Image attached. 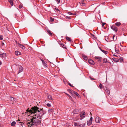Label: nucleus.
<instances>
[{
	"mask_svg": "<svg viewBox=\"0 0 127 127\" xmlns=\"http://www.w3.org/2000/svg\"><path fill=\"white\" fill-rule=\"evenodd\" d=\"M45 114L43 113V114L40 115V113L37 114H35L34 116H32L30 120L27 121V124L28 127H31L34 125L37 126L39 125L41 122V120L42 116Z\"/></svg>",
	"mask_w": 127,
	"mask_h": 127,
	"instance_id": "obj_1",
	"label": "nucleus"
},
{
	"mask_svg": "<svg viewBox=\"0 0 127 127\" xmlns=\"http://www.w3.org/2000/svg\"><path fill=\"white\" fill-rule=\"evenodd\" d=\"M38 111L37 114L40 113V115L43 114V113H46V112L44 111L43 108L39 109L38 107L37 106H34L32 107L31 109H29V108L26 110V112H25L26 114H30L31 113H35L37 112Z\"/></svg>",
	"mask_w": 127,
	"mask_h": 127,
	"instance_id": "obj_2",
	"label": "nucleus"
},
{
	"mask_svg": "<svg viewBox=\"0 0 127 127\" xmlns=\"http://www.w3.org/2000/svg\"><path fill=\"white\" fill-rule=\"evenodd\" d=\"M100 121L101 119L99 117L97 116L96 117L95 120L96 122V123H100Z\"/></svg>",
	"mask_w": 127,
	"mask_h": 127,
	"instance_id": "obj_3",
	"label": "nucleus"
},
{
	"mask_svg": "<svg viewBox=\"0 0 127 127\" xmlns=\"http://www.w3.org/2000/svg\"><path fill=\"white\" fill-rule=\"evenodd\" d=\"M94 58L96 59H98V61L99 62H101V60L102 59V57H96L95 56L94 57Z\"/></svg>",
	"mask_w": 127,
	"mask_h": 127,
	"instance_id": "obj_4",
	"label": "nucleus"
},
{
	"mask_svg": "<svg viewBox=\"0 0 127 127\" xmlns=\"http://www.w3.org/2000/svg\"><path fill=\"white\" fill-rule=\"evenodd\" d=\"M111 28L115 31L117 32V27H115V26H112Z\"/></svg>",
	"mask_w": 127,
	"mask_h": 127,
	"instance_id": "obj_5",
	"label": "nucleus"
},
{
	"mask_svg": "<svg viewBox=\"0 0 127 127\" xmlns=\"http://www.w3.org/2000/svg\"><path fill=\"white\" fill-rule=\"evenodd\" d=\"M1 52H0V57L4 58L6 57V54L5 53H4L1 54Z\"/></svg>",
	"mask_w": 127,
	"mask_h": 127,
	"instance_id": "obj_6",
	"label": "nucleus"
},
{
	"mask_svg": "<svg viewBox=\"0 0 127 127\" xmlns=\"http://www.w3.org/2000/svg\"><path fill=\"white\" fill-rule=\"evenodd\" d=\"M80 117H84L85 116V113L84 112H82L80 114Z\"/></svg>",
	"mask_w": 127,
	"mask_h": 127,
	"instance_id": "obj_7",
	"label": "nucleus"
},
{
	"mask_svg": "<svg viewBox=\"0 0 127 127\" xmlns=\"http://www.w3.org/2000/svg\"><path fill=\"white\" fill-rule=\"evenodd\" d=\"M19 71L18 72V74H19L20 72H22L23 70V68L20 65L19 66Z\"/></svg>",
	"mask_w": 127,
	"mask_h": 127,
	"instance_id": "obj_8",
	"label": "nucleus"
},
{
	"mask_svg": "<svg viewBox=\"0 0 127 127\" xmlns=\"http://www.w3.org/2000/svg\"><path fill=\"white\" fill-rule=\"evenodd\" d=\"M88 62L89 63L93 65L95 64L94 62L91 59H89Z\"/></svg>",
	"mask_w": 127,
	"mask_h": 127,
	"instance_id": "obj_9",
	"label": "nucleus"
},
{
	"mask_svg": "<svg viewBox=\"0 0 127 127\" xmlns=\"http://www.w3.org/2000/svg\"><path fill=\"white\" fill-rule=\"evenodd\" d=\"M15 54L16 56H18L20 55L21 54V53L19 51H16L15 52Z\"/></svg>",
	"mask_w": 127,
	"mask_h": 127,
	"instance_id": "obj_10",
	"label": "nucleus"
},
{
	"mask_svg": "<svg viewBox=\"0 0 127 127\" xmlns=\"http://www.w3.org/2000/svg\"><path fill=\"white\" fill-rule=\"evenodd\" d=\"M80 4L82 6H84L85 5V3H84V0H82L79 2Z\"/></svg>",
	"mask_w": 127,
	"mask_h": 127,
	"instance_id": "obj_11",
	"label": "nucleus"
},
{
	"mask_svg": "<svg viewBox=\"0 0 127 127\" xmlns=\"http://www.w3.org/2000/svg\"><path fill=\"white\" fill-rule=\"evenodd\" d=\"M47 33L50 36H52V33L51 32V31L49 30H47Z\"/></svg>",
	"mask_w": 127,
	"mask_h": 127,
	"instance_id": "obj_12",
	"label": "nucleus"
},
{
	"mask_svg": "<svg viewBox=\"0 0 127 127\" xmlns=\"http://www.w3.org/2000/svg\"><path fill=\"white\" fill-rule=\"evenodd\" d=\"M13 0H8V2L10 3L11 6H13Z\"/></svg>",
	"mask_w": 127,
	"mask_h": 127,
	"instance_id": "obj_13",
	"label": "nucleus"
},
{
	"mask_svg": "<svg viewBox=\"0 0 127 127\" xmlns=\"http://www.w3.org/2000/svg\"><path fill=\"white\" fill-rule=\"evenodd\" d=\"M18 45L23 50H24L25 49V47L23 45H22L20 44H18Z\"/></svg>",
	"mask_w": 127,
	"mask_h": 127,
	"instance_id": "obj_14",
	"label": "nucleus"
},
{
	"mask_svg": "<svg viewBox=\"0 0 127 127\" xmlns=\"http://www.w3.org/2000/svg\"><path fill=\"white\" fill-rule=\"evenodd\" d=\"M79 112V111L78 109H75L73 111V113L75 114H78Z\"/></svg>",
	"mask_w": 127,
	"mask_h": 127,
	"instance_id": "obj_15",
	"label": "nucleus"
},
{
	"mask_svg": "<svg viewBox=\"0 0 127 127\" xmlns=\"http://www.w3.org/2000/svg\"><path fill=\"white\" fill-rule=\"evenodd\" d=\"M67 91L68 92H69L71 94V95L73 96L74 97V95L72 94L73 92V91H72L70 89H68Z\"/></svg>",
	"mask_w": 127,
	"mask_h": 127,
	"instance_id": "obj_16",
	"label": "nucleus"
},
{
	"mask_svg": "<svg viewBox=\"0 0 127 127\" xmlns=\"http://www.w3.org/2000/svg\"><path fill=\"white\" fill-rule=\"evenodd\" d=\"M48 99L51 100H53V99L52 97V96L50 95H48L47 96Z\"/></svg>",
	"mask_w": 127,
	"mask_h": 127,
	"instance_id": "obj_17",
	"label": "nucleus"
},
{
	"mask_svg": "<svg viewBox=\"0 0 127 127\" xmlns=\"http://www.w3.org/2000/svg\"><path fill=\"white\" fill-rule=\"evenodd\" d=\"M115 24L118 27L119 26L121 25V23L120 22H117Z\"/></svg>",
	"mask_w": 127,
	"mask_h": 127,
	"instance_id": "obj_18",
	"label": "nucleus"
},
{
	"mask_svg": "<svg viewBox=\"0 0 127 127\" xmlns=\"http://www.w3.org/2000/svg\"><path fill=\"white\" fill-rule=\"evenodd\" d=\"M113 60L114 61L116 62H118L119 61V60L118 58H114L113 59Z\"/></svg>",
	"mask_w": 127,
	"mask_h": 127,
	"instance_id": "obj_19",
	"label": "nucleus"
},
{
	"mask_svg": "<svg viewBox=\"0 0 127 127\" xmlns=\"http://www.w3.org/2000/svg\"><path fill=\"white\" fill-rule=\"evenodd\" d=\"M82 57L83 59L85 60H87V57L86 56L84 55H82Z\"/></svg>",
	"mask_w": 127,
	"mask_h": 127,
	"instance_id": "obj_20",
	"label": "nucleus"
},
{
	"mask_svg": "<svg viewBox=\"0 0 127 127\" xmlns=\"http://www.w3.org/2000/svg\"><path fill=\"white\" fill-rule=\"evenodd\" d=\"M61 46L63 47L64 48L66 49L65 45H64L63 43H61L60 44Z\"/></svg>",
	"mask_w": 127,
	"mask_h": 127,
	"instance_id": "obj_21",
	"label": "nucleus"
},
{
	"mask_svg": "<svg viewBox=\"0 0 127 127\" xmlns=\"http://www.w3.org/2000/svg\"><path fill=\"white\" fill-rule=\"evenodd\" d=\"M100 49L101 50V51H102L103 52L105 53V54H107L108 52L107 51H105L104 50H102L101 49V48L100 47Z\"/></svg>",
	"mask_w": 127,
	"mask_h": 127,
	"instance_id": "obj_22",
	"label": "nucleus"
},
{
	"mask_svg": "<svg viewBox=\"0 0 127 127\" xmlns=\"http://www.w3.org/2000/svg\"><path fill=\"white\" fill-rule=\"evenodd\" d=\"M92 123V121H89L87 122V125L90 126Z\"/></svg>",
	"mask_w": 127,
	"mask_h": 127,
	"instance_id": "obj_23",
	"label": "nucleus"
},
{
	"mask_svg": "<svg viewBox=\"0 0 127 127\" xmlns=\"http://www.w3.org/2000/svg\"><path fill=\"white\" fill-rule=\"evenodd\" d=\"M66 39L67 40L70 41H72V40L71 38L68 37H66Z\"/></svg>",
	"mask_w": 127,
	"mask_h": 127,
	"instance_id": "obj_24",
	"label": "nucleus"
},
{
	"mask_svg": "<svg viewBox=\"0 0 127 127\" xmlns=\"http://www.w3.org/2000/svg\"><path fill=\"white\" fill-rule=\"evenodd\" d=\"M16 124V122H13L11 124V126H14Z\"/></svg>",
	"mask_w": 127,
	"mask_h": 127,
	"instance_id": "obj_25",
	"label": "nucleus"
},
{
	"mask_svg": "<svg viewBox=\"0 0 127 127\" xmlns=\"http://www.w3.org/2000/svg\"><path fill=\"white\" fill-rule=\"evenodd\" d=\"M113 38L114 41H116L117 39V37L115 35H114L113 36Z\"/></svg>",
	"mask_w": 127,
	"mask_h": 127,
	"instance_id": "obj_26",
	"label": "nucleus"
},
{
	"mask_svg": "<svg viewBox=\"0 0 127 127\" xmlns=\"http://www.w3.org/2000/svg\"><path fill=\"white\" fill-rule=\"evenodd\" d=\"M103 63H106L107 62V60L106 59L104 58L103 60Z\"/></svg>",
	"mask_w": 127,
	"mask_h": 127,
	"instance_id": "obj_27",
	"label": "nucleus"
},
{
	"mask_svg": "<svg viewBox=\"0 0 127 127\" xmlns=\"http://www.w3.org/2000/svg\"><path fill=\"white\" fill-rule=\"evenodd\" d=\"M73 92L74 94L76 95L78 97H79V95L75 91H73Z\"/></svg>",
	"mask_w": 127,
	"mask_h": 127,
	"instance_id": "obj_28",
	"label": "nucleus"
},
{
	"mask_svg": "<svg viewBox=\"0 0 127 127\" xmlns=\"http://www.w3.org/2000/svg\"><path fill=\"white\" fill-rule=\"evenodd\" d=\"M10 100L12 101H14V98L13 97H12L11 96H10Z\"/></svg>",
	"mask_w": 127,
	"mask_h": 127,
	"instance_id": "obj_29",
	"label": "nucleus"
},
{
	"mask_svg": "<svg viewBox=\"0 0 127 127\" xmlns=\"http://www.w3.org/2000/svg\"><path fill=\"white\" fill-rule=\"evenodd\" d=\"M20 120L19 119L17 121V122L18 123H21V124H24V122H20Z\"/></svg>",
	"mask_w": 127,
	"mask_h": 127,
	"instance_id": "obj_30",
	"label": "nucleus"
},
{
	"mask_svg": "<svg viewBox=\"0 0 127 127\" xmlns=\"http://www.w3.org/2000/svg\"><path fill=\"white\" fill-rule=\"evenodd\" d=\"M48 112L49 113H51L53 112V110L51 109H50L48 110Z\"/></svg>",
	"mask_w": 127,
	"mask_h": 127,
	"instance_id": "obj_31",
	"label": "nucleus"
},
{
	"mask_svg": "<svg viewBox=\"0 0 127 127\" xmlns=\"http://www.w3.org/2000/svg\"><path fill=\"white\" fill-rule=\"evenodd\" d=\"M99 87L100 89H101L102 88L103 86L102 85L101 83H100L99 85Z\"/></svg>",
	"mask_w": 127,
	"mask_h": 127,
	"instance_id": "obj_32",
	"label": "nucleus"
},
{
	"mask_svg": "<svg viewBox=\"0 0 127 127\" xmlns=\"http://www.w3.org/2000/svg\"><path fill=\"white\" fill-rule=\"evenodd\" d=\"M50 21L51 22H52L54 21V19L52 18L51 17H50Z\"/></svg>",
	"mask_w": 127,
	"mask_h": 127,
	"instance_id": "obj_33",
	"label": "nucleus"
},
{
	"mask_svg": "<svg viewBox=\"0 0 127 127\" xmlns=\"http://www.w3.org/2000/svg\"><path fill=\"white\" fill-rule=\"evenodd\" d=\"M119 59L121 61V62H122V61H123V57H120L119 58Z\"/></svg>",
	"mask_w": 127,
	"mask_h": 127,
	"instance_id": "obj_34",
	"label": "nucleus"
},
{
	"mask_svg": "<svg viewBox=\"0 0 127 127\" xmlns=\"http://www.w3.org/2000/svg\"><path fill=\"white\" fill-rule=\"evenodd\" d=\"M67 95L69 96V98L72 100V98L71 96H70L69 95L67 94Z\"/></svg>",
	"mask_w": 127,
	"mask_h": 127,
	"instance_id": "obj_35",
	"label": "nucleus"
},
{
	"mask_svg": "<svg viewBox=\"0 0 127 127\" xmlns=\"http://www.w3.org/2000/svg\"><path fill=\"white\" fill-rule=\"evenodd\" d=\"M47 106H48V107H51V104L49 103H47Z\"/></svg>",
	"mask_w": 127,
	"mask_h": 127,
	"instance_id": "obj_36",
	"label": "nucleus"
},
{
	"mask_svg": "<svg viewBox=\"0 0 127 127\" xmlns=\"http://www.w3.org/2000/svg\"><path fill=\"white\" fill-rule=\"evenodd\" d=\"M106 90H107V91L106 90V92L109 95V93H110L109 91V90H107V89H106Z\"/></svg>",
	"mask_w": 127,
	"mask_h": 127,
	"instance_id": "obj_37",
	"label": "nucleus"
},
{
	"mask_svg": "<svg viewBox=\"0 0 127 127\" xmlns=\"http://www.w3.org/2000/svg\"><path fill=\"white\" fill-rule=\"evenodd\" d=\"M74 124L75 126H78V123H76L74 122Z\"/></svg>",
	"mask_w": 127,
	"mask_h": 127,
	"instance_id": "obj_38",
	"label": "nucleus"
},
{
	"mask_svg": "<svg viewBox=\"0 0 127 127\" xmlns=\"http://www.w3.org/2000/svg\"><path fill=\"white\" fill-rule=\"evenodd\" d=\"M115 50L116 52V53H118V50H117V49L116 46L115 47Z\"/></svg>",
	"mask_w": 127,
	"mask_h": 127,
	"instance_id": "obj_39",
	"label": "nucleus"
},
{
	"mask_svg": "<svg viewBox=\"0 0 127 127\" xmlns=\"http://www.w3.org/2000/svg\"><path fill=\"white\" fill-rule=\"evenodd\" d=\"M56 11H57V12H58V11L60 12V10L58 9L57 8H55Z\"/></svg>",
	"mask_w": 127,
	"mask_h": 127,
	"instance_id": "obj_40",
	"label": "nucleus"
},
{
	"mask_svg": "<svg viewBox=\"0 0 127 127\" xmlns=\"http://www.w3.org/2000/svg\"><path fill=\"white\" fill-rule=\"evenodd\" d=\"M2 36L1 35H0V39L1 40H2Z\"/></svg>",
	"mask_w": 127,
	"mask_h": 127,
	"instance_id": "obj_41",
	"label": "nucleus"
},
{
	"mask_svg": "<svg viewBox=\"0 0 127 127\" xmlns=\"http://www.w3.org/2000/svg\"><path fill=\"white\" fill-rule=\"evenodd\" d=\"M23 7L22 5H19V7L20 8H21Z\"/></svg>",
	"mask_w": 127,
	"mask_h": 127,
	"instance_id": "obj_42",
	"label": "nucleus"
},
{
	"mask_svg": "<svg viewBox=\"0 0 127 127\" xmlns=\"http://www.w3.org/2000/svg\"><path fill=\"white\" fill-rule=\"evenodd\" d=\"M90 78L91 79V80H95V79L94 78H92L91 77H90Z\"/></svg>",
	"mask_w": 127,
	"mask_h": 127,
	"instance_id": "obj_43",
	"label": "nucleus"
},
{
	"mask_svg": "<svg viewBox=\"0 0 127 127\" xmlns=\"http://www.w3.org/2000/svg\"><path fill=\"white\" fill-rule=\"evenodd\" d=\"M81 126V127H83V126H85V124H84L83 125H80Z\"/></svg>",
	"mask_w": 127,
	"mask_h": 127,
	"instance_id": "obj_44",
	"label": "nucleus"
},
{
	"mask_svg": "<svg viewBox=\"0 0 127 127\" xmlns=\"http://www.w3.org/2000/svg\"><path fill=\"white\" fill-rule=\"evenodd\" d=\"M93 118L92 117H91L90 118V120H89V121H92V120H93Z\"/></svg>",
	"mask_w": 127,
	"mask_h": 127,
	"instance_id": "obj_45",
	"label": "nucleus"
},
{
	"mask_svg": "<svg viewBox=\"0 0 127 127\" xmlns=\"http://www.w3.org/2000/svg\"><path fill=\"white\" fill-rule=\"evenodd\" d=\"M68 14L69 15H73V14L72 13H71V12H69L68 13Z\"/></svg>",
	"mask_w": 127,
	"mask_h": 127,
	"instance_id": "obj_46",
	"label": "nucleus"
},
{
	"mask_svg": "<svg viewBox=\"0 0 127 127\" xmlns=\"http://www.w3.org/2000/svg\"><path fill=\"white\" fill-rule=\"evenodd\" d=\"M68 84H69V85L70 86H71V87H73V86L72 85H71L70 83H68Z\"/></svg>",
	"mask_w": 127,
	"mask_h": 127,
	"instance_id": "obj_47",
	"label": "nucleus"
},
{
	"mask_svg": "<svg viewBox=\"0 0 127 127\" xmlns=\"http://www.w3.org/2000/svg\"><path fill=\"white\" fill-rule=\"evenodd\" d=\"M66 19H70V18H69V17H67V16L66 17Z\"/></svg>",
	"mask_w": 127,
	"mask_h": 127,
	"instance_id": "obj_48",
	"label": "nucleus"
},
{
	"mask_svg": "<svg viewBox=\"0 0 127 127\" xmlns=\"http://www.w3.org/2000/svg\"><path fill=\"white\" fill-rule=\"evenodd\" d=\"M58 1V3H59L60 2V0H56Z\"/></svg>",
	"mask_w": 127,
	"mask_h": 127,
	"instance_id": "obj_49",
	"label": "nucleus"
},
{
	"mask_svg": "<svg viewBox=\"0 0 127 127\" xmlns=\"http://www.w3.org/2000/svg\"><path fill=\"white\" fill-rule=\"evenodd\" d=\"M105 23H103L102 24V26L103 27V26H104V25H105Z\"/></svg>",
	"mask_w": 127,
	"mask_h": 127,
	"instance_id": "obj_50",
	"label": "nucleus"
},
{
	"mask_svg": "<svg viewBox=\"0 0 127 127\" xmlns=\"http://www.w3.org/2000/svg\"><path fill=\"white\" fill-rule=\"evenodd\" d=\"M113 56H116V57H117V56L116 55H115V54L113 55Z\"/></svg>",
	"mask_w": 127,
	"mask_h": 127,
	"instance_id": "obj_51",
	"label": "nucleus"
},
{
	"mask_svg": "<svg viewBox=\"0 0 127 127\" xmlns=\"http://www.w3.org/2000/svg\"><path fill=\"white\" fill-rule=\"evenodd\" d=\"M1 64V61H0V65Z\"/></svg>",
	"mask_w": 127,
	"mask_h": 127,
	"instance_id": "obj_52",
	"label": "nucleus"
},
{
	"mask_svg": "<svg viewBox=\"0 0 127 127\" xmlns=\"http://www.w3.org/2000/svg\"><path fill=\"white\" fill-rule=\"evenodd\" d=\"M20 125H21V126H22V124H21Z\"/></svg>",
	"mask_w": 127,
	"mask_h": 127,
	"instance_id": "obj_53",
	"label": "nucleus"
},
{
	"mask_svg": "<svg viewBox=\"0 0 127 127\" xmlns=\"http://www.w3.org/2000/svg\"><path fill=\"white\" fill-rule=\"evenodd\" d=\"M4 44L3 43V44Z\"/></svg>",
	"mask_w": 127,
	"mask_h": 127,
	"instance_id": "obj_54",
	"label": "nucleus"
}]
</instances>
